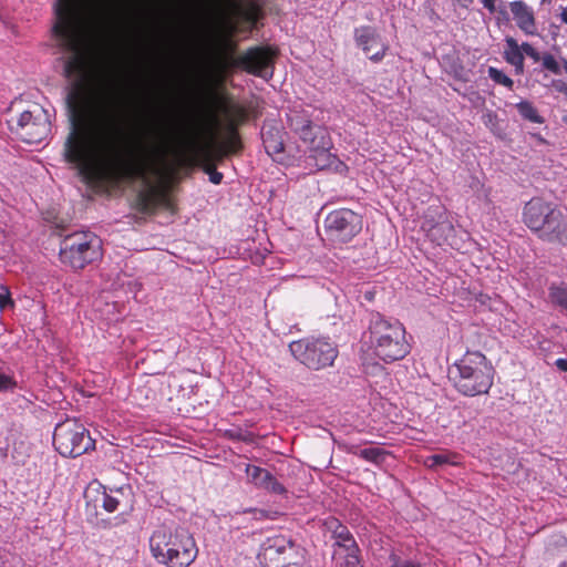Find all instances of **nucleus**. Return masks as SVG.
Wrapping results in <instances>:
<instances>
[{
    "instance_id": "f257e3e1",
    "label": "nucleus",
    "mask_w": 567,
    "mask_h": 567,
    "mask_svg": "<svg viewBox=\"0 0 567 567\" xmlns=\"http://www.w3.org/2000/svg\"><path fill=\"white\" fill-rule=\"evenodd\" d=\"M86 12V0H56L52 31L61 44L73 53L64 64V74L74 76L66 96L71 128L63 155L87 181L107 185L142 181L133 207L144 215L158 208L175 210L169 187L163 182L167 130L155 123L143 134H128L123 117L102 107L89 80L91 58L76 43V33ZM123 0H102L96 18L104 23L123 18Z\"/></svg>"
},
{
    "instance_id": "f03ea898",
    "label": "nucleus",
    "mask_w": 567,
    "mask_h": 567,
    "mask_svg": "<svg viewBox=\"0 0 567 567\" xmlns=\"http://www.w3.org/2000/svg\"><path fill=\"white\" fill-rule=\"evenodd\" d=\"M219 110L225 120L220 141L212 135L209 142L200 146L196 136L190 133L184 134L179 140L183 147L196 153L203 164L204 172L208 174L209 181L215 185L221 183L224 175L216 169L214 161H223L229 155L241 152L244 145L239 127L249 118L248 110L238 103H221Z\"/></svg>"
},
{
    "instance_id": "7ed1b4c3",
    "label": "nucleus",
    "mask_w": 567,
    "mask_h": 567,
    "mask_svg": "<svg viewBox=\"0 0 567 567\" xmlns=\"http://www.w3.org/2000/svg\"><path fill=\"white\" fill-rule=\"evenodd\" d=\"M495 369L481 351L467 350L450 370V379L465 396L487 394L494 384Z\"/></svg>"
},
{
    "instance_id": "20e7f679",
    "label": "nucleus",
    "mask_w": 567,
    "mask_h": 567,
    "mask_svg": "<svg viewBox=\"0 0 567 567\" xmlns=\"http://www.w3.org/2000/svg\"><path fill=\"white\" fill-rule=\"evenodd\" d=\"M150 549L167 567H188L198 555L194 537L183 527L159 526L150 538Z\"/></svg>"
},
{
    "instance_id": "39448f33",
    "label": "nucleus",
    "mask_w": 567,
    "mask_h": 567,
    "mask_svg": "<svg viewBox=\"0 0 567 567\" xmlns=\"http://www.w3.org/2000/svg\"><path fill=\"white\" fill-rule=\"evenodd\" d=\"M368 333V343L373 355L385 363L402 360L411 351L405 328L398 320L375 315L370 320Z\"/></svg>"
},
{
    "instance_id": "423d86ee",
    "label": "nucleus",
    "mask_w": 567,
    "mask_h": 567,
    "mask_svg": "<svg viewBox=\"0 0 567 567\" xmlns=\"http://www.w3.org/2000/svg\"><path fill=\"white\" fill-rule=\"evenodd\" d=\"M102 240L91 231H75L60 244V261L73 270H82L102 258Z\"/></svg>"
},
{
    "instance_id": "0eeeda50",
    "label": "nucleus",
    "mask_w": 567,
    "mask_h": 567,
    "mask_svg": "<svg viewBox=\"0 0 567 567\" xmlns=\"http://www.w3.org/2000/svg\"><path fill=\"white\" fill-rule=\"evenodd\" d=\"M276 55L277 51L271 47H252L238 56H234L233 51L224 52L217 60V68L221 72L237 68L255 76L269 79L274 74Z\"/></svg>"
},
{
    "instance_id": "6e6552de",
    "label": "nucleus",
    "mask_w": 567,
    "mask_h": 567,
    "mask_svg": "<svg viewBox=\"0 0 567 567\" xmlns=\"http://www.w3.org/2000/svg\"><path fill=\"white\" fill-rule=\"evenodd\" d=\"M289 350L298 362L315 371L332 367L339 354L329 337H305L290 342Z\"/></svg>"
},
{
    "instance_id": "1a4fd4ad",
    "label": "nucleus",
    "mask_w": 567,
    "mask_h": 567,
    "mask_svg": "<svg viewBox=\"0 0 567 567\" xmlns=\"http://www.w3.org/2000/svg\"><path fill=\"white\" fill-rule=\"evenodd\" d=\"M258 559L262 567H307L305 548L281 534L262 542Z\"/></svg>"
},
{
    "instance_id": "9d476101",
    "label": "nucleus",
    "mask_w": 567,
    "mask_h": 567,
    "mask_svg": "<svg viewBox=\"0 0 567 567\" xmlns=\"http://www.w3.org/2000/svg\"><path fill=\"white\" fill-rule=\"evenodd\" d=\"M53 445L64 457H78L95 450V441L90 432L74 420H66L55 426Z\"/></svg>"
},
{
    "instance_id": "9b49d317",
    "label": "nucleus",
    "mask_w": 567,
    "mask_h": 567,
    "mask_svg": "<svg viewBox=\"0 0 567 567\" xmlns=\"http://www.w3.org/2000/svg\"><path fill=\"white\" fill-rule=\"evenodd\" d=\"M422 229L426 233V237L437 246L451 247L452 249H461L460 239L456 236L450 213L443 207H429Z\"/></svg>"
},
{
    "instance_id": "f8f14e48",
    "label": "nucleus",
    "mask_w": 567,
    "mask_h": 567,
    "mask_svg": "<svg viewBox=\"0 0 567 567\" xmlns=\"http://www.w3.org/2000/svg\"><path fill=\"white\" fill-rule=\"evenodd\" d=\"M11 130L22 142L38 144L45 140L51 132L49 114L39 104H33L18 116Z\"/></svg>"
},
{
    "instance_id": "ddd939ff",
    "label": "nucleus",
    "mask_w": 567,
    "mask_h": 567,
    "mask_svg": "<svg viewBox=\"0 0 567 567\" xmlns=\"http://www.w3.org/2000/svg\"><path fill=\"white\" fill-rule=\"evenodd\" d=\"M328 234L336 240L348 243L362 229V217L348 208L336 209L324 220Z\"/></svg>"
},
{
    "instance_id": "4468645a",
    "label": "nucleus",
    "mask_w": 567,
    "mask_h": 567,
    "mask_svg": "<svg viewBox=\"0 0 567 567\" xmlns=\"http://www.w3.org/2000/svg\"><path fill=\"white\" fill-rule=\"evenodd\" d=\"M354 42L358 48L374 63L381 62L389 51V44L385 42L378 29L372 25H360L353 31Z\"/></svg>"
},
{
    "instance_id": "2eb2a0df",
    "label": "nucleus",
    "mask_w": 567,
    "mask_h": 567,
    "mask_svg": "<svg viewBox=\"0 0 567 567\" xmlns=\"http://www.w3.org/2000/svg\"><path fill=\"white\" fill-rule=\"evenodd\" d=\"M560 209L551 203L535 197L527 202L523 210V220L525 225L536 235L549 221V215L558 213Z\"/></svg>"
},
{
    "instance_id": "dca6fc26",
    "label": "nucleus",
    "mask_w": 567,
    "mask_h": 567,
    "mask_svg": "<svg viewBox=\"0 0 567 567\" xmlns=\"http://www.w3.org/2000/svg\"><path fill=\"white\" fill-rule=\"evenodd\" d=\"M298 136L308 144L312 153L309 158L315 159V165L319 169H323L331 164V154L327 147V142L324 141L323 132L320 127L311 123L309 127L303 128Z\"/></svg>"
},
{
    "instance_id": "f3484780",
    "label": "nucleus",
    "mask_w": 567,
    "mask_h": 567,
    "mask_svg": "<svg viewBox=\"0 0 567 567\" xmlns=\"http://www.w3.org/2000/svg\"><path fill=\"white\" fill-rule=\"evenodd\" d=\"M248 482L259 489L275 495H286L287 488L268 470L247 464L245 468Z\"/></svg>"
},
{
    "instance_id": "a211bd4d",
    "label": "nucleus",
    "mask_w": 567,
    "mask_h": 567,
    "mask_svg": "<svg viewBox=\"0 0 567 567\" xmlns=\"http://www.w3.org/2000/svg\"><path fill=\"white\" fill-rule=\"evenodd\" d=\"M537 237L547 243L567 245V215L561 210L549 215V221L538 233Z\"/></svg>"
},
{
    "instance_id": "6ab92c4d",
    "label": "nucleus",
    "mask_w": 567,
    "mask_h": 567,
    "mask_svg": "<svg viewBox=\"0 0 567 567\" xmlns=\"http://www.w3.org/2000/svg\"><path fill=\"white\" fill-rule=\"evenodd\" d=\"M509 11L517 28L526 35L537 33L535 12L525 1L515 0L508 3Z\"/></svg>"
},
{
    "instance_id": "aec40b11",
    "label": "nucleus",
    "mask_w": 567,
    "mask_h": 567,
    "mask_svg": "<svg viewBox=\"0 0 567 567\" xmlns=\"http://www.w3.org/2000/svg\"><path fill=\"white\" fill-rule=\"evenodd\" d=\"M332 558L340 567H362L360 564V549L355 539L347 543H333Z\"/></svg>"
},
{
    "instance_id": "412c9836",
    "label": "nucleus",
    "mask_w": 567,
    "mask_h": 567,
    "mask_svg": "<svg viewBox=\"0 0 567 567\" xmlns=\"http://www.w3.org/2000/svg\"><path fill=\"white\" fill-rule=\"evenodd\" d=\"M130 494V488L124 487L110 489V492L104 489L101 498L102 507L109 513H114L121 507L128 508L131 507Z\"/></svg>"
},
{
    "instance_id": "4be33fe9",
    "label": "nucleus",
    "mask_w": 567,
    "mask_h": 567,
    "mask_svg": "<svg viewBox=\"0 0 567 567\" xmlns=\"http://www.w3.org/2000/svg\"><path fill=\"white\" fill-rule=\"evenodd\" d=\"M262 144L269 156H276L284 152L285 144L282 132L278 126L264 125L261 128Z\"/></svg>"
},
{
    "instance_id": "5701e85b",
    "label": "nucleus",
    "mask_w": 567,
    "mask_h": 567,
    "mask_svg": "<svg viewBox=\"0 0 567 567\" xmlns=\"http://www.w3.org/2000/svg\"><path fill=\"white\" fill-rule=\"evenodd\" d=\"M503 56L507 63L515 68L516 74L524 72V50L513 37H506Z\"/></svg>"
},
{
    "instance_id": "b1692460",
    "label": "nucleus",
    "mask_w": 567,
    "mask_h": 567,
    "mask_svg": "<svg viewBox=\"0 0 567 567\" xmlns=\"http://www.w3.org/2000/svg\"><path fill=\"white\" fill-rule=\"evenodd\" d=\"M239 16L244 21L255 25L262 18L261 6L256 0H244L237 4Z\"/></svg>"
},
{
    "instance_id": "393cba45",
    "label": "nucleus",
    "mask_w": 567,
    "mask_h": 567,
    "mask_svg": "<svg viewBox=\"0 0 567 567\" xmlns=\"http://www.w3.org/2000/svg\"><path fill=\"white\" fill-rule=\"evenodd\" d=\"M348 452L377 465L382 464L385 461V457L390 454L386 450L375 446L362 450H358L355 446H351Z\"/></svg>"
},
{
    "instance_id": "a878e982",
    "label": "nucleus",
    "mask_w": 567,
    "mask_h": 567,
    "mask_svg": "<svg viewBox=\"0 0 567 567\" xmlns=\"http://www.w3.org/2000/svg\"><path fill=\"white\" fill-rule=\"evenodd\" d=\"M460 458H461L460 454H457L455 452L446 451L442 454H433V455L427 456L424 460V465L431 470H434L437 466L445 465V464L458 466V465H461Z\"/></svg>"
},
{
    "instance_id": "bb28decb",
    "label": "nucleus",
    "mask_w": 567,
    "mask_h": 567,
    "mask_svg": "<svg viewBox=\"0 0 567 567\" xmlns=\"http://www.w3.org/2000/svg\"><path fill=\"white\" fill-rule=\"evenodd\" d=\"M516 109L519 115L532 123L543 124L545 122L544 117L539 115L537 109L529 101H520L516 104Z\"/></svg>"
},
{
    "instance_id": "cd10ccee",
    "label": "nucleus",
    "mask_w": 567,
    "mask_h": 567,
    "mask_svg": "<svg viewBox=\"0 0 567 567\" xmlns=\"http://www.w3.org/2000/svg\"><path fill=\"white\" fill-rule=\"evenodd\" d=\"M223 437L234 442H245L252 444L256 441V435L252 432L243 430L239 426H234L223 431Z\"/></svg>"
},
{
    "instance_id": "c85d7f7f",
    "label": "nucleus",
    "mask_w": 567,
    "mask_h": 567,
    "mask_svg": "<svg viewBox=\"0 0 567 567\" xmlns=\"http://www.w3.org/2000/svg\"><path fill=\"white\" fill-rule=\"evenodd\" d=\"M549 297L553 303L567 310V287L551 286L549 288Z\"/></svg>"
},
{
    "instance_id": "c756f323",
    "label": "nucleus",
    "mask_w": 567,
    "mask_h": 567,
    "mask_svg": "<svg viewBox=\"0 0 567 567\" xmlns=\"http://www.w3.org/2000/svg\"><path fill=\"white\" fill-rule=\"evenodd\" d=\"M488 76L495 83L501 84L509 90H512L514 86V81L509 76H507L503 71H501L494 66L488 68Z\"/></svg>"
},
{
    "instance_id": "7c9ffc66",
    "label": "nucleus",
    "mask_w": 567,
    "mask_h": 567,
    "mask_svg": "<svg viewBox=\"0 0 567 567\" xmlns=\"http://www.w3.org/2000/svg\"><path fill=\"white\" fill-rule=\"evenodd\" d=\"M311 120L307 118V117H303V116H300V115H296L293 117H290L289 120V127L297 134L299 135V133L306 128V127H309V125L311 124Z\"/></svg>"
},
{
    "instance_id": "2f4dec72",
    "label": "nucleus",
    "mask_w": 567,
    "mask_h": 567,
    "mask_svg": "<svg viewBox=\"0 0 567 567\" xmlns=\"http://www.w3.org/2000/svg\"><path fill=\"white\" fill-rule=\"evenodd\" d=\"M542 63H543V66L546 70L550 71L551 73L560 74V66H559L558 62L556 61V59L554 58V55H551L550 53H545L542 56Z\"/></svg>"
},
{
    "instance_id": "473e14b6",
    "label": "nucleus",
    "mask_w": 567,
    "mask_h": 567,
    "mask_svg": "<svg viewBox=\"0 0 567 567\" xmlns=\"http://www.w3.org/2000/svg\"><path fill=\"white\" fill-rule=\"evenodd\" d=\"M17 386V381L13 377L3 373L0 370V391L13 390Z\"/></svg>"
},
{
    "instance_id": "72a5a7b5",
    "label": "nucleus",
    "mask_w": 567,
    "mask_h": 567,
    "mask_svg": "<svg viewBox=\"0 0 567 567\" xmlns=\"http://www.w3.org/2000/svg\"><path fill=\"white\" fill-rule=\"evenodd\" d=\"M14 302L11 298V292L7 287H2L0 291V310H4L8 307H13Z\"/></svg>"
},
{
    "instance_id": "f704fd0d",
    "label": "nucleus",
    "mask_w": 567,
    "mask_h": 567,
    "mask_svg": "<svg viewBox=\"0 0 567 567\" xmlns=\"http://www.w3.org/2000/svg\"><path fill=\"white\" fill-rule=\"evenodd\" d=\"M332 539L334 540L333 543H347L353 540L354 537L350 533L349 528L344 526L336 535H332Z\"/></svg>"
},
{
    "instance_id": "c9c22d12",
    "label": "nucleus",
    "mask_w": 567,
    "mask_h": 567,
    "mask_svg": "<svg viewBox=\"0 0 567 567\" xmlns=\"http://www.w3.org/2000/svg\"><path fill=\"white\" fill-rule=\"evenodd\" d=\"M324 526L332 535H336L341 528H343L346 525H343L339 519L334 517H328L324 520Z\"/></svg>"
},
{
    "instance_id": "e433bc0d",
    "label": "nucleus",
    "mask_w": 567,
    "mask_h": 567,
    "mask_svg": "<svg viewBox=\"0 0 567 567\" xmlns=\"http://www.w3.org/2000/svg\"><path fill=\"white\" fill-rule=\"evenodd\" d=\"M522 49L524 50V54L532 58L535 62L542 60L539 52L528 42L522 43Z\"/></svg>"
},
{
    "instance_id": "4c0bfd02",
    "label": "nucleus",
    "mask_w": 567,
    "mask_h": 567,
    "mask_svg": "<svg viewBox=\"0 0 567 567\" xmlns=\"http://www.w3.org/2000/svg\"><path fill=\"white\" fill-rule=\"evenodd\" d=\"M496 1L497 0H480L482 6L489 12L494 13L496 11Z\"/></svg>"
},
{
    "instance_id": "58836bf2",
    "label": "nucleus",
    "mask_w": 567,
    "mask_h": 567,
    "mask_svg": "<svg viewBox=\"0 0 567 567\" xmlns=\"http://www.w3.org/2000/svg\"><path fill=\"white\" fill-rule=\"evenodd\" d=\"M555 365L558 370L563 372H567V359L566 358H559L555 361Z\"/></svg>"
},
{
    "instance_id": "ea45409f",
    "label": "nucleus",
    "mask_w": 567,
    "mask_h": 567,
    "mask_svg": "<svg viewBox=\"0 0 567 567\" xmlns=\"http://www.w3.org/2000/svg\"><path fill=\"white\" fill-rule=\"evenodd\" d=\"M559 18H560L561 22L567 25V6L561 8Z\"/></svg>"
},
{
    "instance_id": "a19ab883",
    "label": "nucleus",
    "mask_w": 567,
    "mask_h": 567,
    "mask_svg": "<svg viewBox=\"0 0 567 567\" xmlns=\"http://www.w3.org/2000/svg\"><path fill=\"white\" fill-rule=\"evenodd\" d=\"M212 120H213V123H214L216 126H218V125H219V120H218V117H217L215 114L212 116Z\"/></svg>"
},
{
    "instance_id": "79ce46f5",
    "label": "nucleus",
    "mask_w": 567,
    "mask_h": 567,
    "mask_svg": "<svg viewBox=\"0 0 567 567\" xmlns=\"http://www.w3.org/2000/svg\"><path fill=\"white\" fill-rule=\"evenodd\" d=\"M563 65H564L565 72L567 73V60H564V64Z\"/></svg>"
},
{
    "instance_id": "37998d69",
    "label": "nucleus",
    "mask_w": 567,
    "mask_h": 567,
    "mask_svg": "<svg viewBox=\"0 0 567 567\" xmlns=\"http://www.w3.org/2000/svg\"><path fill=\"white\" fill-rule=\"evenodd\" d=\"M560 567H567V563H565V561H564V563H561V564H560Z\"/></svg>"
},
{
    "instance_id": "c03bdc74",
    "label": "nucleus",
    "mask_w": 567,
    "mask_h": 567,
    "mask_svg": "<svg viewBox=\"0 0 567 567\" xmlns=\"http://www.w3.org/2000/svg\"><path fill=\"white\" fill-rule=\"evenodd\" d=\"M564 123H567V115L563 117Z\"/></svg>"
},
{
    "instance_id": "a18cd8bd",
    "label": "nucleus",
    "mask_w": 567,
    "mask_h": 567,
    "mask_svg": "<svg viewBox=\"0 0 567 567\" xmlns=\"http://www.w3.org/2000/svg\"><path fill=\"white\" fill-rule=\"evenodd\" d=\"M551 0H542L543 3L550 2Z\"/></svg>"
}]
</instances>
